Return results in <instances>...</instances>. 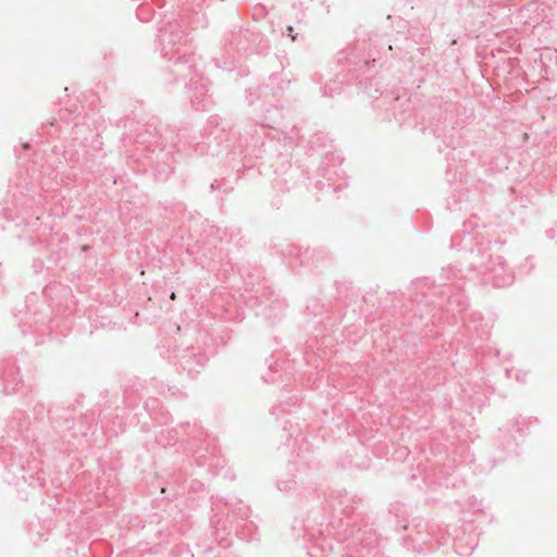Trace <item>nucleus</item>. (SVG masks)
<instances>
[{"label": "nucleus", "instance_id": "nucleus-1", "mask_svg": "<svg viewBox=\"0 0 557 557\" xmlns=\"http://www.w3.org/2000/svg\"><path fill=\"white\" fill-rule=\"evenodd\" d=\"M470 228H473L472 221L465 222L462 230L451 236V247L466 251V262L474 278L494 287L510 286L515 280L512 272L507 270L503 256L493 252L498 243L479 238V234H472Z\"/></svg>", "mask_w": 557, "mask_h": 557}, {"label": "nucleus", "instance_id": "nucleus-2", "mask_svg": "<svg viewBox=\"0 0 557 557\" xmlns=\"http://www.w3.org/2000/svg\"><path fill=\"white\" fill-rule=\"evenodd\" d=\"M159 46L163 58L172 62L170 73L174 76V81H183L185 87L199 90L201 99L198 96L191 97V104L196 110H205L210 103L207 98L209 90L208 84L198 77L196 71V62L194 53L189 52L188 34L177 21L168 22L161 26L158 35Z\"/></svg>", "mask_w": 557, "mask_h": 557}, {"label": "nucleus", "instance_id": "nucleus-3", "mask_svg": "<svg viewBox=\"0 0 557 557\" xmlns=\"http://www.w3.org/2000/svg\"><path fill=\"white\" fill-rule=\"evenodd\" d=\"M366 49L367 42L358 41L356 45L337 52L333 70L334 77L321 87L322 96L333 97L341 94L344 84H352L360 75H367L364 81H359L358 84L370 98L377 99L383 95L380 83L372 76L375 72L377 59H375L372 50L366 57L363 54Z\"/></svg>", "mask_w": 557, "mask_h": 557}, {"label": "nucleus", "instance_id": "nucleus-4", "mask_svg": "<svg viewBox=\"0 0 557 557\" xmlns=\"http://www.w3.org/2000/svg\"><path fill=\"white\" fill-rule=\"evenodd\" d=\"M322 532L344 545L345 553L342 557H368L372 552L373 556L379 554V534L370 523L369 517L362 522L351 524L341 521L329 522Z\"/></svg>", "mask_w": 557, "mask_h": 557}, {"label": "nucleus", "instance_id": "nucleus-5", "mask_svg": "<svg viewBox=\"0 0 557 557\" xmlns=\"http://www.w3.org/2000/svg\"><path fill=\"white\" fill-rule=\"evenodd\" d=\"M207 441V434L197 424H190L189 422L181 423L178 426L173 428L168 431L165 434L161 432L157 436V442L159 445H174L177 442H190L189 449L194 451L196 455V460L198 465H205V459L207 458L206 453L208 448H202V444Z\"/></svg>", "mask_w": 557, "mask_h": 557}, {"label": "nucleus", "instance_id": "nucleus-6", "mask_svg": "<svg viewBox=\"0 0 557 557\" xmlns=\"http://www.w3.org/2000/svg\"><path fill=\"white\" fill-rule=\"evenodd\" d=\"M226 49L234 50L240 55L260 54L265 55L270 51L269 39L256 29H232L225 37Z\"/></svg>", "mask_w": 557, "mask_h": 557}, {"label": "nucleus", "instance_id": "nucleus-7", "mask_svg": "<svg viewBox=\"0 0 557 557\" xmlns=\"http://www.w3.org/2000/svg\"><path fill=\"white\" fill-rule=\"evenodd\" d=\"M333 509L329 522L341 521L351 524L352 522H362L367 516V506L363 499L347 491H339L331 498Z\"/></svg>", "mask_w": 557, "mask_h": 557}, {"label": "nucleus", "instance_id": "nucleus-8", "mask_svg": "<svg viewBox=\"0 0 557 557\" xmlns=\"http://www.w3.org/2000/svg\"><path fill=\"white\" fill-rule=\"evenodd\" d=\"M467 267V273H465L462 269L449 264L442 269L438 277L440 284L447 288V290L443 293L448 294L449 305L454 306L456 304L458 311H465L469 306L468 298L459 294L462 290V285L459 283V280L474 278V273L469 271L468 264Z\"/></svg>", "mask_w": 557, "mask_h": 557}, {"label": "nucleus", "instance_id": "nucleus-9", "mask_svg": "<svg viewBox=\"0 0 557 557\" xmlns=\"http://www.w3.org/2000/svg\"><path fill=\"white\" fill-rule=\"evenodd\" d=\"M282 73H272L269 76V84L260 86L258 88V96L267 98L270 94L273 98L277 97V94L283 91L285 87L289 84V79L281 77ZM280 100L275 99V104H273L272 109L264 108L265 115L264 120L268 122L270 127H273L270 123L276 122L277 119L283 115V108L278 106Z\"/></svg>", "mask_w": 557, "mask_h": 557}, {"label": "nucleus", "instance_id": "nucleus-10", "mask_svg": "<svg viewBox=\"0 0 557 557\" xmlns=\"http://www.w3.org/2000/svg\"><path fill=\"white\" fill-rule=\"evenodd\" d=\"M209 358L198 347H187L175 355V367L178 372H185L189 377H195L205 368Z\"/></svg>", "mask_w": 557, "mask_h": 557}, {"label": "nucleus", "instance_id": "nucleus-11", "mask_svg": "<svg viewBox=\"0 0 557 557\" xmlns=\"http://www.w3.org/2000/svg\"><path fill=\"white\" fill-rule=\"evenodd\" d=\"M383 104L386 106V119L396 120L400 125L409 124L411 113L413 111L412 103L410 99L406 96L387 94L384 97Z\"/></svg>", "mask_w": 557, "mask_h": 557}, {"label": "nucleus", "instance_id": "nucleus-12", "mask_svg": "<svg viewBox=\"0 0 557 557\" xmlns=\"http://www.w3.org/2000/svg\"><path fill=\"white\" fill-rule=\"evenodd\" d=\"M273 249H275V252L281 255L283 258H290L292 260H299L300 265H306L311 263L315 267H318V263L320 262V259L323 260L324 258H327L326 255H323L322 251H317L315 249H305L301 251V248L286 243L281 245L273 246Z\"/></svg>", "mask_w": 557, "mask_h": 557}, {"label": "nucleus", "instance_id": "nucleus-13", "mask_svg": "<svg viewBox=\"0 0 557 557\" xmlns=\"http://www.w3.org/2000/svg\"><path fill=\"white\" fill-rule=\"evenodd\" d=\"M22 383L20 369L12 358H5L0 361V393L12 395L17 391Z\"/></svg>", "mask_w": 557, "mask_h": 557}, {"label": "nucleus", "instance_id": "nucleus-14", "mask_svg": "<svg viewBox=\"0 0 557 557\" xmlns=\"http://www.w3.org/2000/svg\"><path fill=\"white\" fill-rule=\"evenodd\" d=\"M71 409V406L57 407L52 411L50 418L51 425L61 436H65L74 428L75 421L74 416L70 412Z\"/></svg>", "mask_w": 557, "mask_h": 557}, {"label": "nucleus", "instance_id": "nucleus-15", "mask_svg": "<svg viewBox=\"0 0 557 557\" xmlns=\"http://www.w3.org/2000/svg\"><path fill=\"white\" fill-rule=\"evenodd\" d=\"M463 324L469 334L480 341H485L490 336L488 324L484 322L483 315L480 312H473L467 318H463Z\"/></svg>", "mask_w": 557, "mask_h": 557}, {"label": "nucleus", "instance_id": "nucleus-16", "mask_svg": "<svg viewBox=\"0 0 557 557\" xmlns=\"http://www.w3.org/2000/svg\"><path fill=\"white\" fill-rule=\"evenodd\" d=\"M272 296H274V292L272 289L262 292V297L267 298L269 304H264V308L261 313L268 319L276 321L283 317L287 305L285 300H281L278 298L271 299Z\"/></svg>", "mask_w": 557, "mask_h": 557}, {"label": "nucleus", "instance_id": "nucleus-17", "mask_svg": "<svg viewBox=\"0 0 557 557\" xmlns=\"http://www.w3.org/2000/svg\"><path fill=\"white\" fill-rule=\"evenodd\" d=\"M453 127H448L446 121L437 120L435 124H431L428 127H422L421 132L433 134L436 138H442L446 146L454 145Z\"/></svg>", "mask_w": 557, "mask_h": 557}, {"label": "nucleus", "instance_id": "nucleus-18", "mask_svg": "<svg viewBox=\"0 0 557 557\" xmlns=\"http://www.w3.org/2000/svg\"><path fill=\"white\" fill-rule=\"evenodd\" d=\"M274 173L277 175L276 185L278 188L281 190H288L290 185L294 184V180L298 176L299 169L293 168L292 164L288 163L287 171L278 174L277 170H275Z\"/></svg>", "mask_w": 557, "mask_h": 557}, {"label": "nucleus", "instance_id": "nucleus-19", "mask_svg": "<svg viewBox=\"0 0 557 557\" xmlns=\"http://www.w3.org/2000/svg\"><path fill=\"white\" fill-rule=\"evenodd\" d=\"M288 468L286 476H281L276 482L277 490L285 493L295 491L298 486L296 475L293 473L295 470V462H289Z\"/></svg>", "mask_w": 557, "mask_h": 557}, {"label": "nucleus", "instance_id": "nucleus-20", "mask_svg": "<svg viewBox=\"0 0 557 557\" xmlns=\"http://www.w3.org/2000/svg\"><path fill=\"white\" fill-rule=\"evenodd\" d=\"M319 172H320V175L322 177L326 178L327 182L326 183L321 182V181L317 182V184H315L317 188H319L321 190L325 189L326 193H329V191L336 193L337 190L342 189L343 185L334 186L333 184L330 183L331 175L337 174L336 170H332V169H329L325 166H320Z\"/></svg>", "mask_w": 557, "mask_h": 557}, {"label": "nucleus", "instance_id": "nucleus-21", "mask_svg": "<svg viewBox=\"0 0 557 557\" xmlns=\"http://www.w3.org/2000/svg\"><path fill=\"white\" fill-rule=\"evenodd\" d=\"M332 140L323 132H318L309 139L310 150L313 152H320L321 149H326L331 146Z\"/></svg>", "mask_w": 557, "mask_h": 557}, {"label": "nucleus", "instance_id": "nucleus-22", "mask_svg": "<svg viewBox=\"0 0 557 557\" xmlns=\"http://www.w3.org/2000/svg\"><path fill=\"white\" fill-rule=\"evenodd\" d=\"M144 127H146L145 132H139L136 135V138L134 140L136 143L144 144V145L145 144L157 143L159 140V138H160V135H159L157 128L153 127V131H151L146 125H144Z\"/></svg>", "mask_w": 557, "mask_h": 557}, {"label": "nucleus", "instance_id": "nucleus-23", "mask_svg": "<svg viewBox=\"0 0 557 557\" xmlns=\"http://www.w3.org/2000/svg\"><path fill=\"white\" fill-rule=\"evenodd\" d=\"M52 411L47 409L44 403H37L33 408L34 418L39 421H42L46 417L51 418Z\"/></svg>", "mask_w": 557, "mask_h": 557}, {"label": "nucleus", "instance_id": "nucleus-24", "mask_svg": "<svg viewBox=\"0 0 557 557\" xmlns=\"http://www.w3.org/2000/svg\"><path fill=\"white\" fill-rule=\"evenodd\" d=\"M379 45L387 46V50H392V46L388 45V41L385 38L377 37V36L375 38L370 37L369 44H367V47H369V51L372 50L375 58H376V54H380V51L375 52V49Z\"/></svg>", "mask_w": 557, "mask_h": 557}, {"label": "nucleus", "instance_id": "nucleus-25", "mask_svg": "<svg viewBox=\"0 0 557 557\" xmlns=\"http://www.w3.org/2000/svg\"><path fill=\"white\" fill-rule=\"evenodd\" d=\"M12 418L16 420L21 426H26L28 423V416L23 410L14 411Z\"/></svg>", "mask_w": 557, "mask_h": 557}, {"label": "nucleus", "instance_id": "nucleus-26", "mask_svg": "<svg viewBox=\"0 0 557 557\" xmlns=\"http://www.w3.org/2000/svg\"><path fill=\"white\" fill-rule=\"evenodd\" d=\"M408 541L413 543V545H412L413 549H416V544H420V543H424L425 542L424 536L420 532L417 533V536H413L412 534H409L408 537L405 539L406 543Z\"/></svg>", "mask_w": 557, "mask_h": 557}, {"label": "nucleus", "instance_id": "nucleus-27", "mask_svg": "<svg viewBox=\"0 0 557 557\" xmlns=\"http://www.w3.org/2000/svg\"><path fill=\"white\" fill-rule=\"evenodd\" d=\"M0 219H4L9 222L14 221L15 218L13 214V210L9 209L8 207H3L0 210Z\"/></svg>", "mask_w": 557, "mask_h": 557}, {"label": "nucleus", "instance_id": "nucleus-28", "mask_svg": "<svg viewBox=\"0 0 557 557\" xmlns=\"http://www.w3.org/2000/svg\"><path fill=\"white\" fill-rule=\"evenodd\" d=\"M209 147L210 145L202 141V143H197L195 145V152L199 153V154H206L209 152Z\"/></svg>", "mask_w": 557, "mask_h": 557}, {"label": "nucleus", "instance_id": "nucleus-29", "mask_svg": "<svg viewBox=\"0 0 557 557\" xmlns=\"http://www.w3.org/2000/svg\"><path fill=\"white\" fill-rule=\"evenodd\" d=\"M455 547H456V552H457V554H458V555H461V556L470 555V554H471V552L474 549V545H472V546L470 547L469 552H463V550H461V542L456 543V544H455Z\"/></svg>", "mask_w": 557, "mask_h": 557}, {"label": "nucleus", "instance_id": "nucleus-30", "mask_svg": "<svg viewBox=\"0 0 557 557\" xmlns=\"http://www.w3.org/2000/svg\"><path fill=\"white\" fill-rule=\"evenodd\" d=\"M221 522V519L218 517V515H213L211 518H210V524L212 528L214 529H218L219 528V524Z\"/></svg>", "mask_w": 557, "mask_h": 557}, {"label": "nucleus", "instance_id": "nucleus-31", "mask_svg": "<svg viewBox=\"0 0 557 557\" xmlns=\"http://www.w3.org/2000/svg\"><path fill=\"white\" fill-rule=\"evenodd\" d=\"M285 33L290 36L293 38V40H296V36L293 35L294 33V27L293 26H287L286 29H285Z\"/></svg>", "mask_w": 557, "mask_h": 557}, {"label": "nucleus", "instance_id": "nucleus-32", "mask_svg": "<svg viewBox=\"0 0 557 557\" xmlns=\"http://www.w3.org/2000/svg\"><path fill=\"white\" fill-rule=\"evenodd\" d=\"M263 381L265 383H274L275 382V377L274 376H271V377H268V376H262Z\"/></svg>", "mask_w": 557, "mask_h": 557}, {"label": "nucleus", "instance_id": "nucleus-33", "mask_svg": "<svg viewBox=\"0 0 557 557\" xmlns=\"http://www.w3.org/2000/svg\"><path fill=\"white\" fill-rule=\"evenodd\" d=\"M314 79H315L319 84H322V76H321V75L315 74V75H314Z\"/></svg>", "mask_w": 557, "mask_h": 557}, {"label": "nucleus", "instance_id": "nucleus-34", "mask_svg": "<svg viewBox=\"0 0 557 557\" xmlns=\"http://www.w3.org/2000/svg\"><path fill=\"white\" fill-rule=\"evenodd\" d=\"M261 298H262L261 304L263 306H264V304H269V301H267V298L262 297V295H261ZM257 299H260V296H257Z\"/></svg>", "mask_w": 557, "mask_h": 557}, {"label": "nucleus", "instance_id": "nucleus-35", "mask_svg": "<svg viewBox=\"0 0 557 557\" xmlns=\"http://www.w3.org/2000/svg\"><path fill=\"white\" fill-rule=\"evenodd\" d=\"M246 99H247L249 106L253 104V100L250 99L249 96H247Z\"/></svg>", "mask_w": 557, "mask_h": 557}, {"label": "nucleus", "instance_id": "nucleus-36", "mask_svg": "<svg viewBox=\"0 0 557 557\" xmlns=\"http://www.w3.org/2000/svg\"><path fill=\"white\" fill-rule=\"evenodd\" d=\"M165 172V170H163ZM168 173H172L173 172V168L171 165L168 166V170H166Z\"/></svg>", "mask_w": 557, "mask_h": 557}, {"label": "nucleus", "instance_id": "nucleus-37", "mask_svg": "<svg viewBox=\"0 0 557 557\" xmlns=\"http://www.w3.org/2000/svg\"><path fill=\"white\" fill-rule=\"evenodd\" d=\"M210 188H211L212 190H214V189L216 188L215 183H212V184L210 185Z\"/></svg>", "mask_w": 557, "mask_h": 557}, {"label": "nucleus", "instance_id": "nucleus-38", "mask_svg": "<svg viewBox=\"0 0 557 557\" xmlns=\"http://www.w3.org/2000/svg\"><path fill=\"white\" fill-rule=\"evenodd\" d=\"M326 158H331V160H334V154L332 153L331 157H329V151L326 152Z\"/></svg>", "mask_w": 557, "mask_h": 557}, {"label": "nucleus", "instance_id": "nucleus-39", "mask_svg": "<svg viewBox=\"0 0 557 557\" xmlns=\"http://www.w3.org/2000/svg\"><path fill=\"white\" fill-rule=\"evenodd\" d=\"M129 397H131V394H129V393H126V395H125V399H126V401H128V400H129Z\"/></svg>", "mask_w": 557, "mask_h": 557}, {"label": "nucleus", "instance_id": "nucleus-40", "mask_svg": "<svg viewBox=\"0 0 557 557\" xmlns=\"http://www.w3.org/2000/svg\"><path fill=\"white\" fill-rule=\"evenodd\" d=\"M122 140H123V141H126V140H127V137H126V135H125V134L123 135Z\"/></svg>", "mask_w": 557, "mask_h": 557}, {"label": "nucleus", "instance_id": "nucleus-41", "mask_svg": "<svg viewBox=\"0 0 557 557\" xmlns=\"http://www.w3.org/2000/svg\"><path fill=\"white\" fill-rule=\"evenodd\" d=\"M292 437V434L290 433H286V438H290Z\"/></svg>", "mask_w": 557, "mask_h": 557}]
</instances>
